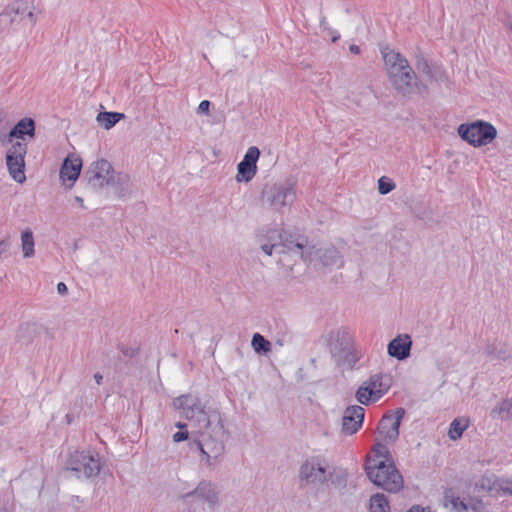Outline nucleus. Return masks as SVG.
<instances>
[{"instance_id": "393cba45", "label": "nucleus", "mask_w": 512, "mask_h": 512, "mask_svg": "<svg viewBox=\"0 0 512 512\" xmlns=\"http://www.w3.org/2000/svg\"><path fill=\"white\" fill-rule=\"evenodd\" d=\"M318 253L319 260L325 267H340L343 265L342 257L335 247L320 249Z\"/></svg>"}, {"instance_id": "0eeeda50", "label": "nucleus", "mask_w": 512, "mask_h": 512, "mask_svg": "<svg viewBox=\"0 0 512 512\" xmlns=\"http://www.w3.org/2000/svg\"><path fill=\"white\" fill-rule=\"evenodd\" d=\"M391 85L402 96L411 94L424 95L428 93V86L419 79L411 65L392 80Z\"/></svg>"}, {"instance_id": "e2e57ef3", "label": "nucleus", "mask_w": 512, "mask_h": 512, "mask_svg": "<svg viewBox=\"0 0 512 512\" xmlns=\"http://www.w3.org/2000/svg\"><path fill=\"white\" fill-rule=\"evenodd\" d=\"M183 512H194L193 510H191L190 508H188L187 510L183 511Z\"/></svg>"}, {"instance_id": "bf43d9fd", "label": "nucleus", "mask_w": 512, "mask_h": 512, "mask_svg": "<svg viewBox=\"0 0 512 512\" xmlns=\"http://www.w3.org/2000/svg\"><path fill=\"white\" fill-rule=\"evenodd\" d=\"M114 368H115V370L122 369L120 358H118V361L114 363Z\"/></svg>"}, {"instance_id": "7c9ffc66", "label": "nucleus", "mask_w": 512, "mask_h": 512, "mask_svg": "<svg viewBox=\"0 0 512 512\" xmlns=\"http://www.w3.org/2000/svg\"><path fill=\"white\" fill-rule=\"evenodd\" d=\"M21 244H22L23 256L25 258L32 257L35 253L34 237H33V232L29 228L22 231Z\"/></svg>"}, {"instance_id": "4d7b16f0", "label": "nucleus", "mask_w": 512, "mask_h": 512, "mask_svg": "<svg viewBox=\"0 0 512 512\" xmlns=\"http://www.w3.org/2000/svg\"><path fill=\"white\" fill-rule=\"evenodd\" d=\"M176 427L179 429V430H187V424L183 423V422H178L176 424Z\"/></svg>"}, {"instance_id": "864d4df0", "label": "nucleus", "mask_w": 512, "mask_h": 512, "mask_svg": "<svg viewBox=\"0 0 512 512\" xmlns=\"http://www.w3.org/2000/svg\"><path fill=\"white\" fill-rule=\"evenodd\" d=\"M320 28L323 30V31H327L329 30V28H331L326 20V18L323 16L320 20Z\"/></svg>"}, {"instance_id": "37998d69", "label": "nucleus", "mask_w": 512, "mask_h": 512, "mask_svg": "<svg viewBox=\"0 0 512 512\" xmlns=\"http://www.w3.org/2000/svg\"><path fill=\"white\" fill-rule=\"evenodd\" d=\"M119 349H120V352L123 354V356H125L127 358L135 357L138 354V350H139L138 348H134L131 346H125V345H120Z\"/></svg>"}, {"instance_id": "c756f323", "label": "nucleus", "mask_w": 512, "mask_h": 512, "mask_svg": "<svg viewBox=\"0 0 512 512\" xmlns=\"http://www.w3.org/2000/svg\"><path fill=\"white\" fill-rule=\"evenodd\" d=\"M370 512H390L389 501L382 493H376L370 498Z\"/></svg>"}, {"instance_id": "6e6552de", "label": "nucleus", "mask_w": 512, "mask_h": 512, "mask_svg": "<svg viewBox=\"0 0 512 512\" xmlns=\"http://www.w3.org/2000/svg\"><path fill=\"white\" fill-rule=\"evenodd\" d=\"M405 409L402 407L396 408L394 411H388L380 419L377 431L383 436L387 442H395L399 437V428L402 419L405 416Z\"/></svg>"}, {"instance_id": "a878e982", "label": "nucleus", "mask_w": 512, "mask_h": 512, "mask_svg": "<svg viewBox=\"0 0 512 512\" xmlns=\"http://www.w3.org/2000/svg\"><path fill=\"white\" fill-rule=\"evenodd\" d=\"M484 352L488 357L496 360L505 361L512 356V349L506 344L488 343Z\"/></svg>"}, {"instance_id": "0e129e2a", "label": "nucleus", "mask_w": 512, "mask_h": 512, "mask_svg": "<svg viewBox=\"0 0 512 512\" xmlns=\"http://www.w3.org/2000/svg\"><path fill=\"white\" fill-rule=\"evenodd\" d=\"M509 28H510V30L512 32V22L510 23Z\"/></svg>"}, {"instance_id": "f704fd0d", "label": "nucleus", "mask_w": 512, "mask_h": 512, "mask_svg": "<svg viewBox=\"0 0 512 512\" xmlns=\"http://www.w3.org/2000/svg\"><path fill=\"white\" fill-rule=\"evenodd\" d=\"M496 493L498 495L512 496V480L504 478H496Z\"/></svg>"}, {"instance_id": "603ef678", "label": "nucleus", "mask_w": 512, "mask_h": 512, "mask_svg": "<svg viewBox=\"0 0 512 512\" xmlns=\"http://www.w3.org/2000/svg\"><path fill=\"white\" fill-rule=\"evenodd\" d=\"M316 473L318 474V476L328 477L326 474V467L322 466L319 460L318 465L316 466Z\"/></svg>"}, {"instance_id": "b1692460", "label": "nucleus", "mask_w": 512, "mask_h": 512, "mask_svg": "<svg viewBox=\"0 0 512 512\" xmlns=\"http://www.w3.org/2000/svg\"><path fill=\"white\" fill-rule=\"evenodd\" d=\"M367 381L372 387V391H375V399H380L385 393L388 392L392 385V377L390 374L386 373H377L371 375Z\"/></svg>"}, {"instance_id": "c03bdc74", "label": "nucleus", "mask_w": 512, "mask_h": 512, "mask_svg": "<svg viewBox=\"0 0 512 512\" xmlns=\"http://www.w3.org/2000/svg\"><path fill=\"white\" fill-rule=\"evenodd\" d=\"M262 251L266 254L271 256L273 251L276 250L278 252L279 250V244L278 243H264L261 245Z\"/></svg>"}, {"instance_id": "5701e85b", "label": "nucleus", "mask_w": 512, "mask_h": 512, "mask_svg": "<svg viewBox=\"0 0 512 512\" xmlns=\"http://www.w3.org/2000/svg\"><path fill=\"white\" fill-rule=\"evenodd\" d=\"M415 67L430 81L437 80L438 76L441 78L442 74H444V72L437 67L431 66L429 60L423 55L420 49H418L415 54Z\"/></svg>"}, {"instance_id": "5fc2aeb1", "label": "nucleus", "mask_w": 512, "mask_h": 512, "mask_svg": "<svg viewBox=\"0 0 512 512\" xmlns=\"http://www.w3.org/2000/svg\"><path fill=\"white\" fill-rule=\"evenodd\" d=\"M349 51L353 54H360L361 52L360 47L356 44H351L349 46Z\"/></svg>"}, {"instance_id": "8fccbe9b", "label": "nucleus", "mask_w": 512, "mask_h": 512, "mask_svg": "<svg viewBox=\"0 0 512 512\" xmlns=\"http://www.w3.org/2000/svg\"><path fill=\"white\" fill-rule=\"evenodd\" d=\"M328 34L331 35V40L333 43H335L336 41H338L340 39L339 32L336 30H333L332 28H329Z\"/></svg>"}, {"instance_id": "473e14b6", "label": "nucleus", "mask_w": 512, "mask_h": 512, "mask_svg": "<svg viewBox=\"0 0 512 512\" xmlns=\"http://www.w3.org/2000/svg\"><path fill=\"white\" fill-rule=\"evenodd\" d=\"M337 361L342 360L343 363L347 364V366L352 369L357 364V362L360 360V354L358 351L353 348V345L349 347V349L345 352H343V355L339 356Z\"/></svg>"}, {"instance_id": "a19ab883", "label": "nucleus", "mask_w": 512, "mask_h": 512, "mask_svg": "<svg viewBox=\"0 0 512 512\" xmlns=\"http://www.w3.org/2000/svg\"><path fill=\"white\" fill-rule=\"evenodd\" d=\"M11 246V241L9 237L0 240V259L7 258L9 256V248Z\"/></svg>"}, {"instance_id": "c9c22d12", "label": "nucleus", "mask_w": 512, "mask_h": 512, "mask_svg": "<svg viewBox=\"0 0 512 512\" xmlns=\"http://www.w3.org/2000/svg\"><path fill=\"white\" fill-rule=\"evenodd\" d=\"M395 188V183L392 181V179L382 176L378 180V192L381 195H386L390 193Z\"/></svg>"}, {"instance_id": "f8f14e48", "label": "nucleus", "mask_w": 512, "mask_h": 512, "mask_svg": "<svg viewBox=\"0 0 512 512\" xmlns=\"http://www.w3.org/2000/svg\"><path fill=\"white\" fill-rule=\"evenodd\" d=\"M351 345H353V337L347 328L340 327L329 333L328 347L334 359L343 355Z\"/></svg>"}, {"instance_id": "72a5a7b5", "label": "nucleus", "mask_w": 512, "mask_h": 512, "mask_svg": "<svg viewBox=\"0 0 512 512\" xmlns=\"http://www.w3.org/2000/svg\"><path fill=\"white\" fill-rule=\"evenodd\" d=\"M460 508L465 512L469 509L473 510L474 512H482V510L485 508V504L480 498L469 497L466 502H460Z\"/></svg>"}, {"instance_id": "a18cd8bd", "label": "nucleus", "mask_w": 512, "mask_h": 512, "mask_svg": "<svg viewBox=\"0 0 512 512\" xmlns=\"http://www.w3.org/2000/svg\"><path fill=\"white\" fill-rule=\"evenodd\" d=\"M189 439V432L187 430H179L173 434V441L176 443Z\"/></svg>"}, {"instance_id": "cd10ccee", "label": "nucleus", "mask_w": 512, "mask_h": 512, "mask_svg": "<svg viewBox=\"0 0 512 512\" xmlns=\"http://www.w3.org/2000/svg\"><path fill=\"white\" fill-rule=\"evenodd\" d=\"M469 426V419L455 418L449 426L448 436L451 440H458Z\"/></svg>"}, {"instance_id": "bb28decb", "label": "nucleus", "mask_w": 512, "mask_h": 512, "mask_svg": "<svg viewBox=\"0 0 512 512\" xmlns=\"http://www.w3.org/2000/svg\"><path fill=\"white\" fill-rule=\"evenodd\" d=\"M125 118V114L120 112H100L96 120L101 127L106 130L113 128L121 119Z\"/></svg>"}, {"instance_id": "f3484780", "label": "nucleus", "mask_w": 512, "mask_h": 512, "mask_svg": "<svg viewBox=\"0 0 512 512\" xmlns=\"http://www.w3.org/2000/svg\"><path fill=\"white\" fill-rule=\"evenodd\" d=\"M412 339L409 334H399L387 346L388 355L403 361L411 354Z\"/></svg>"}, {"instance_id": "79ce46f5", "label": "nucleus", "mask_w": 512, "mask_h": 512, "mask_svg": "<svg viewBox=\"0 0 512 512\" xmlns=\"http://www.w3.org/2000/svg\"><path fill=\"white\" fill-rule=\"evenodd\" d=\"M328 479L337 487H345L347 483V477L344 474H338L335 478H332V473H329Z\"/></svg>"}, {"instance_id": "aec40b11", "label": "nucleus", "mask_w": 512, "mask_h": 512, "mask_svg": "<svg viewBox=\"0 0 512 512\" xmlns=\"http://www.w3.org/2000/svg\"><path fill=\"white\" fill-rule=\"evenodd\" d=\"M45 328L36 323H23L19 326L17 332V341L21 345H30L34 342L35 338L39 337Z\"/></svg>"}, {"instance_id": "052dcab7", "label": "nucleus", "mask_w": 512, "mask_h": 512, "mask_svg": "<svg viewBox=\"0 0 512 512\" xmlns=\"http://www.w3.org/2000/svg\"><path fill=\"white\" fill-rule=\"evenodd\" d=\"M26 15H27V17H29V18H30V20H31L32 22H34V18H33V16H34V15H33V13H32L31 11H29Z\"/></svg>"}, {"instance_id": "f03ea898", "label": "nucleus", "mask_w": 512, "mask_h": 512, "mask_svg": "<svg viewBox=\"0 0 512 512\" xmlns=\"http://www.w3.org/2000/svg\"><path fill=\"white\" fill-rule=\"evenodd\" d=\"M364 469L369 480L385 491L396 493L403 488V477L396 468L393 458L376 460L367 457Z\"/></svg>"}, {"instance_id": "2eb2a0df", "label": "nucleus", "mask_w": 512, "mask_h": 512, "mask_svg": "<svg viewBox=\"0 0 512 512\" xmlns=\"http://www.w3.org/2000/svg\"><path fill=\"white\" fill-rule=\"evenodd\" d=\"M273 235H276L279 238V250L278 253H286V252H299L302 253L303 248L305 247L307 241L304 237L300 235L292 234L289 231L281 230V231H272Z\"/></svg>"}, {"instance_id": "c85d7f7f", "label": "nucleus", "mask_w": 512, "mask_h": 512, "mask_svg": "<svg viewBox=\"0 0 512 512\" xmlns=\"http://www.w3.org/2000/svg\"><path fill=\"white\" fill-rule=\"evenodd\" d=\"M372 387L365 381L356 391L355 397L357 401L362 405H369L372 401H377L375 399V391H372Z\"/></svg>"}, {"instance_id": "9d476101", "label": "nucleus", "mask_w": 512, "mask_h": 512, "mask_svg": "<svg viewBox=\"0 0 512 512\" xmlns=\"http://www.w3.org/2000/svg\"><path fill=\"white\" fill-rule=\"evenodd\" d=\"M380 52L390 82L410 66L408 60L400 52H396L388 45L380 46Z\"/></svg>"}, {"instance_id": "6ab92c4d", "label": "nucleus", "mask_w": 512, "mask_h": 512, "mask_svg": "<svg viewBox=\"0 0 512 512\" xmlns=\"http://www.w3.org/2000/svg\"><path fill=\"white\" fill-rule=\"evenodd\" d=\"M318 465V458L313 457L311 459L306 460L302 465L300 466L299 470V479L301 482H319V483H326L329 481L328 477L324 476H318L316 473V466Z\"/></svg>"}, {"instance_id": "2f4dec72", "label": "nucleus", "mask_w": 512, "mask_h": 512, "mask_svg": "<svg viewBox=\"0 0 512 512\" xmlns=\"http://www.w3.org/2000/svg\"><path fill=\"white\" fill-rule=\"evenodd\" d=\"M251 345L254 351L260 355L267 354L271 351L272 348L271 342L260 333H255L252 336Z\"/></svg>"}, {"instance_id": "680f3d73", "label": "nucleus", "mask_w": 512, "mask_h": 512, "mask_svg": "<svg viewBox=\"0 0 512 512\" xmlns=\"http://www.w3.org/2000/svg\"><path fill=\"white\" fill-rule=\"evenodd\" d=\"M76 201L83 205V199L81 197H76Z\"/></svg>"}, {"instance_id": "4be33fe9", "label": "nucleus", "mask_w": 512, "mask_h": 512, "mask_svg": "<svg viewBox=\"0 0 512 512\" xmlns=\"http://www.w3.org/2000/svg\"><path fill=\"white\" fill-rule=\"evenodd\" d=\"M82 169V161L80 158L71 160L66 157L60 168V178L65 181H71L72 184L79 178Z\"/></svg>"}, {"instance_id": "9b49d317", "label": "nucleus", "mask_w": 512, "mask_h": 512, "mask_svg": "<svg viewBox=\"0 0 512 512\" xmlns=\"http://www.w3.org/2000/svg\"><path fill=\"white\" fill-rule=\"evenodd\" d=\"M260 157V150L251 146L246 151L243 159L237 165V182H249L257 173V161Z\"/></svg>"}, {"instance_id": "20e7f679", "label": "nucleus", "mask_w": 512, "mask_h": 512, "mask_svg": "<svg viewBox=\"0 0 512 512\" xmlns=\"http://www.w3.org/2000/svg\"><path fill=\"white\" fill-rule=\"evenodd\" d=\"M459 137L475 148L490 144L497 137L495 126L484 120L462 123L457 128Z\"/></svg>"}, {"instance_id": "4c0bfd02", "label": "nucleus", "mask_w": 512, "mask_h": 512, "mask_svg": "<svg viewBox=\"0 0 512 512\" xmlns=\"http://www.w3.org/2000/svg\"><path fill=\"white\" fill-rule=\"evenodd\" d=\"M372 451L374 453L375 458H378V459L383 458L382 460H387V459L393 458L391 452L388 450L386 445H384L382 443H379V442L375 443L372 448Z\"/></svg>"}, {"instance_id": "a211bd4d", "label": "nucleus", "mask_w": 512, "mask_h": 512, "mask_svg": "<svg viewBox=\"0 0 512 512\" xmlns=\"http://www.w3.org/2000/svg\"><path fill=\"white\" fill-rule=\"evenodd\" d=\"M27 11V4L22 1H16L0 14V26L7 27L22 20L23 15Z\"/></svg>"}, {"instance_id": "49530a36", "label": "nucleus", "mask_w": 512, "mask_h": 512, "mask_svg": "<svg viewBox=\"0 0 512 512\" xmlns=\"http://www.w3.org/2000/svg\"><path fill=\"white\" fill-rule=\"evenodd\" d=\"M500 413H506L507 417L512 418V402L511 401H503L499 407Z\"/></svg>"}, {"instance_id": "3c124183", "label": "nucleus", "mask_w": 512, "mask_h": 512, "mask_svg": "<svg viewBox=\"0 0 512 512\" xmlns=\"http://www.w3.org/2000/svg\"><path fill=\"white\" fill-rule=\"evenodd\" d=\"M57 291L60 295H65L68 292V288L64 282H59L57 284Z\"/></svg>"}, {"instance_id": "f257e3e1", "label": "nucleus", "mask_w": 512, "mask_h": 512, "mask_svg": "<svg viewBox=\"0 0 512 512\" xmlns=\"http://www.w3.org/2000/svg\"><path fill=\"white\" fill-rule=\"evenodd\" d=\"M175 409L196 428L192 434L203 435V450L206 462L210 465L211 459L218 460L225 451L224 441L228 437V431L224 427L222 414L217 410H205L199 397L192 394H184L173 400Z\"/></svg>"}, {"instance_id": "412c9836", "label": "nucleus", "mask_w": 512, "mask_h": 512, "mask_svg": "<svg viewBox=\"0 0 512 512\" xmlns=\"http://www.w3.org/2000/svg\"><path fill=\"white\" fill-rule=\"evenodd\" d=\"M111 173L109 183L106 186H111L118 197L127 196L131 190L129 175L123 172H115L114 170Z\"/></svg>"}, {"instance_id": "ddd939ff", "label": "nucleus", "mask_w": 512, "mask_h": 512, "mask_svg": "<svg viewBox=\"0 0 512 512\" xmlns=\"http://www.w3.org/2000/svg\"><path fill=\"white\" fill-rule=\"evenodd\" d=\"M365 410L359 405L348 406L342 417V432L346 435L355 434L363 425Z\"/></svg>"}, {"instance_id": "39448f33", "label": "nucleus", "mask_w": 512, "mask_h": 512, "mask_svg": "<svg viewBox=\"0 0 512 512\" xmlns=\"http://www.w3.org/2000/svg\"><path fill=\"white\" fill-rule=\"evenodd\" d=\"M65 470L73 472L77 478L97 476L101 470L99 456L90 451L76 450L66 460Z\"/></svg>"}, {"instance_id": "13d9d810", "label": "nucleus", "mask_w": 512, "mask_h": 512, "mask_svg": "<svg viewBox=\"0 0 512 512\" xmlns=\"http://www.w3.org/2000/svg\"><path fill=\"white\" fill-rule=\"evenodd\" d=\"M65 419H66L67 424H71L73 422V420H74V415L73 414H67L65 416Z\"/></svg>"}, {"instance_id": "09e8293b", "label": "nucleus", "mask_w": 512, "mask_h": 512, "mask_svg": "<svg viewBox=\"0 0 512 512\" xmlns=\"http://www.w3.org/2000/svg\"><path fill=\"white\" fill-rule=\"evenodd\" d=\"M407 512H433V511H431L429 507L423 508L419 505H415V506L411 507Z\"/></svg>"}, {"instance_id": "dca6fc26", "label": "nucleus", "mask_w": 512, "mask_h": 512, "mask_svg": "<svg viewBox=\"0 0 512 512\" xmlns=\"http://www.w3.org/2000/svg\"><path fill=\"white\" fill-rule=\"evenodd\" d=\"M36 123L34 119L25 117L20 119L7 134V142L14 143V140L25 142L26 137H35Z\"/></svg>"}, {"instance_id": "1a4fd4ad", "label": "nucleus", "mask_w": 512, "mask_h": 512, "mask_svg": "<svg viewBox=\"0 0 512 512\" xmlns=\"http://www.w3.org/2000/svg\"><path fill=\"white\" fill-rule=\"evenodd\" d=\"M111 172H113L111 163L106 159H99L89 166L84 178L93 190H98L109 183Z\"/></svg>"}, {"instance_id": "58836bf2", "label": "nucleus", "mask_w": 512, "mask_h": 512, "mask_svg": "<svg viewBox=\"0 0 512 512\" xmlns=\"http://www.w3.org/2000/svg\"><path fill=\"white\" fill-rule=\"evenodd\" d=\"M189 447H190V450L193 451V452H196V451H199L202 456L204 457V450H203V435L199 434V436L197 437H193V438H189Z\"/></svg>"}, {"instance_id": "423d86ee", "label": "nucleus", "mask_w": 512, "mask_h": 512, "mask_svg": "<svg viewBox=\"0 0 512 512\" xmlns=\"http://www.w3.org/2000/svg\"><path fill=\"white\" fill-rule=\"evenodd\" d=\"M28 146L26 142L15 141L6 151L5 160L8 172L12 179L17 183L26 181L25 175V156Z\"/></svg>"}, {"instance_id": "e433bc0d", "label": "nucleus", "mask_w": 512, "mask_h": 512, "mask_svg": "<svg viewBox=\"0 0 512 512\" xmlns=\"http://www.w3.org/2000/svg\"><path fill=\"white\" fill-rule=\"evenodd\" d=\"M494 478V475L492 477L489 476H482L479 480V482L476 484L477 488H480L482 490L486 491H495L496 492V478Z\"/></svg>"}, {"instance_id": "7ed1b4c3", "label": "nucleus", "mask_w": 512, "mask_h": 512, "mask_svg": "<svg viewBox=\"0 0 512 512\" xmlns=\"http://www.w3.org/2000/svg\"><path fill=\"white\" fill-rule=\"evenodd\" d=\"M295 198V183L290 180L265 184L261 194L263 205L276 212H282L284 208L290 207Z\"/></svg>"}, {"instance_id": "4468645a", "label": "nucleus", "mask_w": 512, "mask_h": 512, "mask_svg": "<svg viewBox=\"0 0 512 512\" xmlns=\"http://www.w3.org/2000/svg\"><path fill=\"white\" fill-rule=\"evenodd\" d=\"M218 496L219 490L216 484L209 481H201L193 491L185 494L183 498L190 502H193L194 499H199L214 506L218 503Z\"/></svg>"}, {"instance_id": "de8ad7c7", "label": "nucleus", "mask_w": 512, "mask_h": 512, "mask_svg": "<svg viewBox=\"0 0 512 512\" xmlns=\"http://www.w3.org/2000/svg\"><path fill=\"white\" fill-rule=\"evenodd\" d=\"M211 102L208 100H203L200 102L197 113L198 114H208L210 111Z\"/></svg>"}, {"instance_id": "ea45409f", "label": "nucleus", "mask_w": 512, "mask_h": 512, "mask_svg": "<svg viewBox=\"0 0 512 512\" xmlns=\"http://www.w3.org/2000/svg\"><path fill=\"white\" fill-rule=\"evenodd\" d=\"M444 498L446 501H450V503L455 509H458V507H460V502H466L465 500H461L460 497H455L453 495L452 489H447L445 491Z\"/></svg>"}, {"instance_id": "6e6d98bb", "label": "nucleus", "mask_w": 512, "mask_h": 512, "mask_svg": "<svg viewBox=\"0 0 512 512\" xmlns=\"http://www.w3.org/2000/svg\"><path fill=\"white\" fill-rule=\"evenodd\" d=\"M94 379L98 385L102 384L103 376L99 372L94 374Z\"/></svg>"}]
</instances>
